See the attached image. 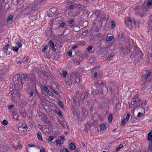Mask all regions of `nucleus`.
I'll use <instances>...</instances> for the list:
<instances>
[{"mask_svg":"<svg viewBox=\"0 0 152 152\" xmlns=\"http://www.w3.org/2000/svg\"><path fill=\"white\" fill-rule=\"evenodd\" d=\"M93 48V47L92 46H91L88 47L86 49V51L88 52L90 51Z\"/></svg>","mask_w":152,"mask_h":152,"instance_id":"79ce46f5","label":"nucleus"},{"mask_svg":"<svg viewBox=\"0 0 152 152\" xmlns=\"http://www.w3.org/2000/svg\"><path fill=\"white\" fill-rule=\"evenodd\" d=\"M18 75H15L14 78H13V81H16L18 79Z\"/></svg>","mask_w":152,"mask_h":152,"instance_id":"a19ab883","label":"nucleus"},{"mask_svg":"<svg viewBox=\"0 0 152 152\" xmlns=\"http://www.w3.org/2000/svg\"><path fill=\"white\" fill-rule=\"evenodd\" d=\"M125 120L124 119H123L121 121V125L122 126H124L125 125V124L126 123Z\"/></svg>","mask_w":152,"mask_h":152,"instance_id":"c03bdc74","label":"nucleus"},{"mask_svg":"<svg viewBox=\"0 0 152 152\" xmlns=\"http://www.w3.org/2000/svg\"><path fill=\"white\" fill-rule=\"evenodd\" d=\"M48 45L50 48L52 50L53 52L56 51V49L55 48V46L52 40H50L48 42Z\"/></svg>","mask_w":152,"mask_h":152,"instance_id":"6e6552de","label":"nucleus"},{"mask_svg":"<svg viewBox=\"0 0 152 152\" xmlns=\"http://www.w3.org/2000/svg\"><path fill=\"white\" fill-rule=\"evenodd\" d=\"M28 79L31 82H33L35 80V77L33 73L29 74L28 75Z\"/></svg>","mask_w":152,"mask_h":152,"instance_id":"1a4fd4ad","label":"nucleus"},{"mask_svg":"<svg viewBox=\"0 0 152 152\" xmlns=\"http://www.w3.org/2000/svg\"><path fill=\"white\" fill-rule=\"evenodd\" d=\"M74 7V4H71L70 6L69 7L68 9L70 10L73 8Z\"/></svg>","mask_w":152,"mask_h":152,"instance_id":"680f3d73","label":"nucleus"},{"mask_svg":"<svg viewBox=\"0 0 152 152\" xmlns=\"http://www.w3.org/2000/svg\"><path fill=\"white\" fill-rule=\"evenodd\" d=\"M77 44L79 45H85V44L84 42H81L77 43Z\"/></svg>","mask_w":152,"mask_h":152,"instance_id":"bf43d9fd","label":"nucleus"},{"mask_svg":"<svg viewBox=\"0 0 152 152\" xmlns=\"http://www.w3.org/2000/svg\"><path fill=\"white\" fill-rule=\"evenodd\" d=\"M99 127L101 130H104L106 129V124L104 123H103L100 124Z\"/></svg>","mask_w":152,"mask_h":152,"instance_id":"dca6fc26","label":"nucleus"},{"mask_svg":"<svg viewBox=\"0 0 152 152\" xmlns=\"http://www.w3.org/2000/svg\"><path fill=\"white\" fill-rule=\"evenodd\" d=\"M25 58V57H22L21 59L20 58H18L16 61L18 64H21V63L26 64L28 61V58L27 57L26 59L24 60Z\"/></svg>","mask_w":152,"mask_h":152,"instance_id":"20e7f679","label":"nucleus"},{"mask_svg":"<svg viewBox=\"0 0 152 152\" xmlns=\"http://www.w3.org/2000/svg\"><path fill=\"white\" fill-rule=\"evenodd\" d=\"M102 91L103 94H107L108 91V88L106 86H104L102 87Z\"/></svg>","mask_w":152,"mask_h":152,"instance_id":"4468645a","label":"nucleus"},{"mask_svg":"<svg viewBox=\"0 0 152 152\" xmlns=\"http://www.w3.org/2000/svg\"><path fill=\"white\" fill-rule=\"evenodd\" d=\"M48 48V46L47 45L45 46H44V48L42 49V51L43 52H45L46 50V49Z\"/></svg>","mask_w":152,"mask_h":152,"instance_id":"603ef678","label":"nucleus"},{"mask_svg":"<svg viewBox=\"0 0 152 152\" xmlns=\"http://www.w3.org/2000/svg\"><path fill=\"white\" fill-rule=\"evenodd\" d=\"M67 55L69 56H71L72 55V51H69L67 53Z\"/></svg>","mask_w":152,"mask_h":152,"instance_id":"3c124183","label":"nucleus"},{"mask_svg":"<svg viewBox=\"0 0 152 152\" xmlns=\"http://www.w3.org/2000/svg\"><path fill=\"white\" fill-rule=\"evenodd\" d=\"M75 0H67V2L69 4H72L73 3Z\"/></svg>","mask_w":152,"mask_h":152,"instance_id":"5fc2aeb1","label":"nucleus"},{"mask_svg":"<svg viewBox=\"0 0 152 152\" xmlns=\"http://www.w3.org/2000/svg\"><path fill=\"white\" fill-rule=\"evenodd\" d=\"M1 123L2 124L5 126L8 124V122L7 120H4L2 121Z\"/></svg>","mask_w":152,"mask_h":152,"instance_id":"2f4dec72","label":"nucleus"},{"mask_svg":"<svg viewBox=\"0 0 152 152\" xmlns=\"http://www.w3.org/2000/svg\"><path fill=\"white\" fill-rule=\"evenodd\" d=\"M52 91L53 93H55V94L56 95H58L59 94L56 91H55V90H53V91Z\"/></svg>","mask_w":152,"mask_h":152,"instance_id":"774afa93","label":"nucleus"},{"mask_svg":"<svg viewBox=\"0 0 152 152\" xmlns=\"http://www.w3.org/2000/svg\"><path fill=\"white\" fill-rule=\"evenodd\" d=\"M147 56L148 58H151L152 57V53L150 52L148 53Z\"/></svg>","mask_w":152,"mask_h":152,"instance_id":"a18cd8bd","label":"nucleus"},{"mask_svg":"<svg viewBox=\"0 0 152 152\" xmlns=\"http://www.w3.org/2000/svg\"><path fill=\"white\" fill-rule=\"evenodd\" d=\"M102 12L101 10H96L94 11V14L96 18V20L98 21L101 20V13Z\"/></svg>","mask_w":152,"mask_h":152,"instance_id":"423d86ee","label":"nucleus"},{"mask_svg":"<svg viewBox=\"0 0 152 152\" xmlns=\"http://www.w3.org/2000/svg\"><path fill=\"white\" fill-rule=\"evenodd\" d=\"M56 142L57 144V145L59 144L60 145H61V141L59 140H57L56 141Z\"/></svg>","mask_w":152,"mask_h":152,"instance_id":"de8ad7c7","label":"nucleus"},{"mask_svg":"<svg viewBox=\"0 0 152 152\" xmlns=\"http://www.w3.org/2000/svg\"><path fill=\"white\" fill-rule=\"evenodd\" d=\"M108 121L109 122H111L112 121L113 117L111 113H109L108 114Z\"/></svg>","mask_w":152,"mask_h":152,"instance_id":"5701e85b","label":"nucleus"},{"mask_svg":"<svg viewBox=\"0 0 152 152\" xmlns=\"http://www.w3.org/2000/svg\"><path fill=\"white\" fill-rule=\"evenodd\" d=\"M22 127L23 129H27V126L26 125H23L22 126Z\"/></svg>","mask_w":152,"mask_h":152,"instance_id":"e2e57ef3","label":"nucleus"},{"mask_svg":"<svg viewBox=\"0 0 152 152\" xmlns=\"http://www.w3.org/2000/svg\"><path fill=\"white\" fill-rule=\"evenodd\" d=\"M14 107V105L13 104H11L8 106V109L9 110H11L12 108Z\"/></svg>","mask_w":152,"mask_h":152,"instance_id":"6e6d98bb","label":"nucleus"},{"mask_svg":"<svg viewBox=\"0 0 152 152\" xmlns=\"http://www.w3.org/2000/svg\"><path fill=\"white\" fill-rule=\"evenodd\" d=\"M67 74V72L66 71H62V75L64 77H66V75Z\"/></svg>","mask_w":152,"mask_h":152,"instance_id":"37998d69","label":"nucleus"},{"mask_svg":"<svg viewBox=\"0 0 152 152\" xmlns=\"http://www.w3.org/2000/svg\"><path fill=\"white\" fill-rule=\"evenodd\" d=\"M58 105L61 107V108H63L64 107V105L63 103L61 101H58Z\"/></svg>","mask_w":152,"mask_h":152,"instance_id":"c9c22d12","label":"nucleus"},{"mask_svg":"<svg viewBox=\"0 0 152 152\" xmlns=\"http://www.w3.org/2000/svg\"><path fill=\"white\" fill-rule=\"evenodd\" d=\"M65 23L64 22H62L61 23L60 25V26L61 27H64L65 26Z\"/></svg>","mask_w":152,"mask_h":152,"instance_id":"052dcab7","label":"nucleus"},{"mask_svg":"<svg viewBox=\"0 0 152 152\" xmlns=\"http://www.w3.org/2000/svg\"><path fill=\"white\" fill-rule=\"evenodd\" d=\"M37 136L39 140L41 141H42V138L41 133L39 132H38L37 134Z\"/></svg>","mask_w":152,"mask_h":152,"instance_id":"412c9836","label":"nucleus"},{"mask_svg":"<svg viewBox=\"0 0 152 152\" xmlns=\"http://www.w3.org/2000/svg\"><path fill=\"white\" fill-rule=\"evenodd\" d=\"M123 147V146L122 144H120L119 146L116 148V151H119Z\"/></svg>","mask_w":152,"mask_h":152,"instance_id":"a878e982","label":"nucleus"},{"mask_svg":"<svg viewBox=\"0 0 152 152\" xmlns=\"http://www.w3.org/2000/svg\"><path fill=\"white\" fill-rule=\"evenodd\" d=\"M17 44V45L18 46V47H20L22 46V40H19Z\"/></svg>","mask_w":152,"mask_h":152,"instance_id":"c756f323","label":"nucleus"},{"mask_svg":"<svg viewBox=\"0 0 152 152\" xmlns=\"http://www.w3.org/2000/svg\"><path fill=\"white\" fill-rule=\"evenodd\" d=\"M47 93H48V94L49 96H53V93L52 92H51L50 91H49L48 92H47Z\"/></svg>","mask_w":152,"mask_h":152,"instance_id":"8fccbe9b","label":"nucleus"},{"mask_svg":"<svg viewBox=\"0 0 152 152\" xmlns=\"http://www.w3.org/2000/svg\"><path fill=\"white\" fill-rule=\"evenodd\" d=\"M99 27H97L95 25L93 26L91 28V30L92 29L94 32H97L99 31Z\"/></svg>","mask_w":152,"mask_h":152,"instance_id":"2eb2a0df","label":"nucleus"},{"mask_svg":"<svg viewBox=\"0 0 152 152\" xmlns=\"http://www.w3.org/2000/svg\"><path fill=\"white\" fill-rule=\"evenodd\" d=\"M46 139H47L48 141H52L54 139V137L53 136H50V137H46Z\"/></svg>","mask_w":152,"mask_h":152,"instance_id":"393cba45","label":"nucleus"},{"mask_svg":"<svg viewBox=\"0 0 152 152\" xmlns=\"http://www.w3.org/2000/svg\"><path fill=\"white\" fill-rule=\"evenodd\" d=\"M111 28H114L115 26V23L114 21H112L111 22Z\"/></svg>","mask_w":152,"mask_h":152,"instance_id":"ea45409f","label":"nucleus"},{"mask_svg":"<svg viewBox=\"0 0 152 152\" xmlns=\"http://www.w3.org/2000/svg\"><path fill=\"white\" fill-rule=\"evenodd\" d=\"M13 118L16 119V120H18V115L17 113H14L13 116Z\"/></svg>","mask_w":152,"mask_h":152,"instance_id":"72a5a7b5","label":"nucleus"},{"mask_svg":"<svg viewBox=\"0 0 152 152\" xmlns=\"http://www.w3.org/2000/svg\"><path fill=\"white\" fill-rule=\"evenodd\" d=\"M145 74H147V75L145 76H144V75H142V78H143L145 79H147L150 76L151 73L150 72H148V71L146 70L145 72Z\"/></svg>","mask_w":152,"mask_h":152,"instance_id":"f8f14e48","label":"nucleus"},{"mask_svg":"<svg viewBox=\"0 0 152 152\" xmlns=\"http://www.w3.org/2000/svg\"><path fill=\"white\" fill-rule=\"evenodd\" d=\"M15 89L16 90H18L20 89V88L18 85H16L15 87Z\"/></svg>","mask_w":152,"mask_h":152,"instance_id":"0e129e2a","label":"nucleus"},{"mask_svg":"<svg viewBox=\"0 0 152 152\" xmlns=\"http://www.w3.org/2000/svg\"><path fill=\"white\" fill-rule=\"evenodd\" d=\"M130 118V115L129 114H127L126 117L125 118V120L128 121L129 119Z\"/></svg>","mask_w":152,"mask_h":152,"instance_id":"13d9d810","label":"nucleus"},{"mask_svg":"<svg viewBox=\"0 0 152 152\" xmlns=\"http://www.w3.org/2000/svg\"><path fill=\"white\" fill-rule=\"evenodd\" d=\"M61 152H69L67 149L66 148H64L61 150Z\"/></svg>","mask_w":152,"mask_h":152,"instance_id":"58836bf2","label":"nucleus"},{"mask_svg":"<svg viewBox=\"0 0 152 152\" xmlns=\"http://www.w3.org/2000/svg\"><path fill=\"white\" fill-rule=\"evenodd\" d=\"M129 53H131V57L132 58L135 59L134 61L138 63V62L142 59L143 55L142 52L139 50L137 48L133 46H129Z\"/></svg>","mask_w":152,"mask_h":152,"instance_id":"f257e3e1","label":"nucleus"},{"mask_svg":"<svg viewBox=\"0 0 152 152\" xmlns=\"http://www.w3.org/2000/svg\"><path fill=\"white\" fill-rule=\"evenodd\" d=\"M141 87L142 88H141V90H144L146 88V86L145 84H143L141 86Z\"/></svg>","mask_w":152,"mask_h":152,"instance_id":"864d4df0","label":"nucleus"},{"mask_svg":"<svg viewBox=\"0 0 152 152\" xmlns=\"http://www.w3.org/2000/svg\"><path fill=\"white\" fill-rule=\"evenodd\" d=\"M88 24V21H84L82 24V26L83 27H85L86 26H87Z\"/></svg>","mask_w":152,"mask_h":152,"instance_id":"473e14b6","label":"nucleus"},{"mask_svg":"<svg viewBox=\"0 0 152 152\" xmlns=\"http://www.w3.org/2000/svg\"><path fill=\"white\" fill-rule=\"evenodd\" d=\"M30 14H31V12L30 11V12H26L25 14L24 15H25L26 16V15H30Z\"/></svg>","mask_w":152,"mask_h":152,"instance_id":"338daca9","label":"nucleus"},{"mask_svg":"<svg viewBox=\"0 0 152 152\" xmlns=\"http://www.w3.org/2000/svg\"><path fill=\"white\" fill-rule=\"evenodd\" d=\"M13 18V15H10L7 18V22H8V21L9 20H12Z\"/></svg>","mask_w":152,"mask_h":152,"instance_id":"cd10ccee","label":"nucleus"},{"mask_svg":"<svg viewBox=\"0 0 152 152\" xmlns=\"http://www.w3.org/2000/svg\"><path fill=\"white\" fill-rule=\"evenodd\" d=\"M75 148L76 147L75 146V145L74 144V143L72 142L69 145V148L71 150H75Z\"/></svg>","mask_w":152,"mask_h":152,"instance_id":"a211bd4d","label":"nucleus"},{"mask_svg":"<svg viewBox=\"0 0 152 152\" xmlns=\"http://www.w3.org/2000/svg\"><path fill=\"white\" fill-rule=\"evenodd\" d=\"M8 47L9 45H6L4 47L3 49V51L5 54H6L7 53V50H8Z\"/></svg>","mask_w":152,"mask_h":152,"instance_id":"6ab92c4d","label":"nucleus"},{"mask_svg":"<svg viewBox=\"0 0 152 152\" xmlns=\"http://www.w3.org/2000/svg\"><path fill=\"white\" fill-rule=\"evenodd\" d=\"M43 86L45 91L46 93L48 92L49 90L47 86L45 85H43Z\"/></svg>","mask_w":152,"mask_h":152,"instance_id":"c85d7f7f","label":"nucleus"},{"mask_svg":"<svg viewBox=\"0 0 152 152\" xmlns=\"http://www.w3.org/2000/svg\"><path fill=\"white\" fill-rule=\"evenodd\" d=\"M20 0H12V3L13 4L16 5L18 4L19 1Z\"/></svg>","mask_w":152,"mask_h":152,"instance_id":"7c9ffc66","label":"nucleus"},{"mask_svg":"<svg viewBox=\"0 0 152 152\" xmlns=\"http://www.w3.org/2000/svg\"><path fill=\"white\" fill-rule=\"evenodd\" d=\"M113 36H107L106 37V40L107 41L109 42L112 41L114 38Z\"/></svg>","mask_w":152,"mask_h":152,"instance_id":"4be33fe9","label":"nucleus"},{"mask_svg":"<svg viewBox=\"0 0 152 152\" xmlns=\"http://www.w3.org/2000/svg\"><path fill=\"white\" fill-rule=\"evenodd\" d=\"M145 2L142 5L140 6H137L134 7V11L137 14H142L145 11L147 10V8L145 7Z\"/></svg>","mask_w":152,"mask_h":152,"instance_id":"f03ea898","label":"nucleus"},{"mask_svg":"<svg viewBox=\"0 0 152 152\" xmlns=\"http://www.w3.org/2000/svg\"><path fill=\"white\" fill-rule=\"evenodd\" d=\"M125 23L126 25L129 28H132V22L130 18H127L125 20Z\"/></svg>","mask_w":152,"mask_h":152,"instance_id":"0eeeda50","label":"nucleus"},{"mask_svg":"<svg viewBox=\"0 0 152 152\" xmlns=\"http://www.w3.org/2000/svg\"><path fill=\"white\" fill-rule=\"evenodd\" d=\"M75 81L77 83H78L80 82V79L79 77V75H78L77 74H75Z\"/></svg>","mask_w":152,"mask_h":152,"instance_id":"f3484780","label":"nucleus"},{"mask_svg":"<svg viewBox=\"0 0 152 152\" xmlns=\"http://www.w3.org/2000/svg\"><path fill=\"white\" fill-rule=\"evenodd\" d=\"M147 140L149 141V151L152 152V130L148 134Z\"/></svg>","mask_w":152,"mask_h":152,"instance_id":"7ed1b4c3","label":"nucleus"},{"mask_svg":"<svg viewBox=\"0 0 152 152\" xmlns=\"http://www.w3.org/2000/svg\"><path fill=\"white\" fill-rule=\"evenodd\" d=\"M138 98V96L137 95H136L133 99H136L134 100V101L133 100L131 102V104L133 105H135L136 103V100L137 99V98Z\"/></svg>","mask_w":152,"mask_h":152,"instance_id":"aec40b11","label":"nucleus"},{"mask_svg":"<svg viewBox=\"0 0 152 152\" xmlns=\"http://www.w3.org/2000/svg\"><path fill=\"white\" fill-rule=\"evenodd\" d=\"M68 22L70 24H72L75 23V21L73 20H69Z\"/></svg>","mask_w":152,"mask_h":152,"instance_id":"09e8293b","label":"nucleus"},{"mask_svg":"<svg viewBox=\"0 0 152 152\" xmlns=\"http://www.w3.org/2000/svg\"><path fill=\"white\" fill-rule=\"evenodd\" d=\"M106 84V81L105 80H104L101 81V82L99 83V85L101 87H103L104 86H105Z\"/></svg>","mask_w":152,"mask_h":152,"instance_id":"b1692460","label":"nucleus"},{"mask_svg":"<svg viewBox=\"0 0 152 152\" xmlns=\"http://www.w3.org/2000/svg\"><path fill=\"white\" fill-rule=\"evenodd\" d=\"M86 94H82L81 96V99L82 101H84L85 98Z\"/></svg>","mask_w":152,"mask_h":152,"instance_id":"e433bc0d","label":"nucleus"},{"mask_svg":"<svg viewBox=\"0 0 152 152\" xmlns=\"http://www.w3.org/2000/svg\"><path fill=\"white\" fill-rule=\"evenodd\" d=\"M19 112L23 118H26V114L23 109L21 108L20 109H19Z\"/></svg>","mask_w":152,"mask_h":152,"instance_id":"9b49d317","label":"nucleus"},{"mask_svg":"<svg viewBox=\"0 0 152 152\" xmlns=\"http://www.w3.org/2000/svg\"><path fill=\"white\" fill-rule=\"evenodd\" d=\"M106 18V16L105 15V13H102V15H101V19H105Z\"/></svg>","mask_w":152,"mask_h":152,"instance_id":"4c0bfd02","label":"nucleus"},{"mask_svg":"<svg viewBox=\"0 0 152 152\" xmlns=\"http://www.w3.org/2000/svg\"><path fill=\"white\" fill-rule=\"evenodd\" d=\"M54 111L56 113L58 114V115L59 116V117L61 118H62L63 117L61 111L58 108L56 107V108L54 109Z\"/></svg>","mask_w":152,"mask_h":152,"instance_id":"9d476101","label":"nucleus"},{"mask_svg":"<svg viewBox=\"0 0 152 152\" xmlns=\"http://www.w3.org/2000/svg\"><path fill=\"white\" fill-rule=\"evenodd\" d=\"M80 29V27L78 26H75L73 28V31L75 32H77Z\"/></svg>","mask_w":152,"mask_h":152,"instance_id":"f704fd0d","label":"nucleus"},{"mask_svg":"<svg viewBox=\"0 0 152 152\" xmlns=\"http://www.w3.org/2000/svg\"><path fill=\"white\" fill-rule=\"evenodd\" d=\"M22 75H23V78L24 79L26 80H28V75H27V74H23Z\"/></svg>","mask_w":152,"mask_h":152,"instance_id":"bb28decb","label":"nucleus"},{"mask_svg":"<svg viewBox=\"0 0 152 152\" xmlns=\"http://www.w3.org/2000/svg\"><path fill=\"white\" fill-rule=\"evenodd\" d=\"M13 50L15 52H18V48L17 47H12Z\"/></svg>","mask_w":152,"mask_h":152,"instance_id":"4d7b16f0","label":"nucleus"},{"mask_svg":"<svg viewBox=\"0 0 152 152\" xmlns=\"http://www.w3.org/2000/svg\"><path fill=\"white\" fill-rule=\"evenodd\" d=\"M97 74H98L97 72H95L94 73V75L93 76L94 77V78H96L97 75Z\"/></svg>","mask_w":152,"mask_h":152,"instance_id":"69168bd1","label":"nucleus"},{"mask_svg":"<svg viewBox=\"0 0 152 152\" xmlns=\"http://www.w3.org/2000/svg\"><path fill=\"white\" fill-rule=\"evenodd\" d=\"M152 4V0H147V2L146 4L145 3V7L147 8V10H148L149 9V7L151 6Z\"/></svg>","mask_w":152,"mask_h":152,"instance_id":"ddd939ff","label":"nucleus"},{"mask_svg":"<svg viewBox=\"0 0 152 152\" xmlns=\"http://www.w3.org/2000/svg\"><path fill=\"white\" fill-rule=\"evenodd\" d=\"M76 6L77 7L79 8H81V9H82L84 7V6L80 5L79 4H77V5Z\"/></svg>","mask_w":152,"mask_h":152,"instance_id":"49530a36","label":"nucleus"},{"mask_svg":"<svg viewBox=\"0 0 152 152\" xmlns=\"http://www.w3.org/2000/svg\"><path fill=\"white\" fill-rule=\"evenodd\" d=\"M125 36V33L122 31H121L118 35L117 39L120 41H123L124 39Z\"/></svg>","mask_w":152,"mask_h":152,"instance_id":"39448f33","label":"nucleus"}]
</instances>
